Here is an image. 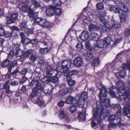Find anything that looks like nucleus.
Segmentation results:
<instances>
[{
    "mask_svg": "<svg viewBox=\"0 0 130 130\" xmlns=\"http://www.w3.org/2000/svg\"><path fill=\"white\" fill-rule=\"evenodd\" d=\"M129 84L130 86L128 87V90H126L124 88V84L122 81L118 82L116 84V88L110 90V94L115 96L116 94H118L121 99L124 100L125 101L128 102L130 101V81Z\"/></svg>",
    "mask_w": 130,
    "mask_h": 130,
    "instance_id": "f257e3e1",
    "label": "nucleus"
},
{
    "mask_svg": "<svg viewBox=\"0 0 130 130\" xmlns=\"http://www.w3.org/2000/svg\"><path fill=\"white\" fill-rule=\"evenodd\" d=\"M101 88L100 89V92L99 94V97L101 103L105 104L107 108L109 107L110 102L109 100L107 98H105L107 96L108 92L106 89L103 85H101Z\"/></svg>",
    "mask_w": 130,
    "mask_h": 130,
    "instance_id": "f03ea898",
    "label": "nucleus"
},
{
    "mask_svg": "<svg viewBox=\"0 0 130 130\" xmlns=\"http://www.w3.org/2000/svg\"><path fill=\"white\" fill-rule=\"evenodd\" d=\"M18 7L21 12H25L28 11V16L30 18H34V12L33 10L28 6V5H22L20 4Z\"/></svg>",
    "mask_w": 130,
    "mask_h": 130,
    "instance_id": "7ed1b4c3",
    "label": "nucleus"
},
{
    "mask_svg": "<svg viewBox=\"0 0 130 130\" xmlns=\"http://www.w3.org/2000/svg\"><path fill=\"white\" fill-rule=\"evenodd\" d=\"M71 61L66 60L63 61L61 63L62 69L59 70L58 68H57V72L62 73H68L69 72V68L71 66Z\"/></svg>",
    "mask_w": 130,
    "mask_h": 130,
    "instance_id": "20e7f679",
    "label": "nucleus"
},
{
    "mask_svg": "<svg viewBox=\"0 0 130 130\" xmlns=\"http://www.w3.org/2000/svg\"><path fill=\"white\" fill-rule=\"evenodd\" d=\"M102 105L101 104L100 105V107L99 109L101 110L100 111V114H102L105 120H106V119L107 117L108 118V119H109L110 121H112L117 119L116 115H111L108 118V116L109 114L108 113V111L107 110H104L103 107L102 106Z\"/></svg>",
    "mask_w": 130,
    "mask_h": 130,
    "instance_id": "39448f33",
    "label": "nucleus"
},
{
    "mask_svg": "<svg viewBox=\"0 0 130 130\" xmlns=\"http://www.w3.org/2000/svg\"><path fill=\"white\" fill-rule=\"evenodd\" d=\"M46 76L42 78L41 80L43 83L47 82L48 81L55 82L57 81L58 78L56 77L58 74H46Z\"/></svg>",
    "mask_w": 130,
    "mask_h": 130,
    "instance_id": "423d86ee",
    "label": "nucleus"
},
{
    "mask_svg": "<svg viewBox=\"0 0 130 130\" xmlns=\"http://www.w3.org/2000/svg\"><path fill=\"white\" fill-rule=\"evenodd\" d=\"M92 17L95 18H99L101 21L104 24H105L107 23L105 19L104 16L106 14L105 12H98L97 11L94 10L92 13H91Z\"/></svg>",
    "mask_w": 130,
    "mask_h": 130,
    "instance_id": "0eeeda50",
    "label": "nucleus"
},
{
    "mask_svg": "<svg viewBox=\"0 0 130 130\" xmlns=\"http://www.w3.org/2000/svg\"><path fill=\"white\" fill-rule=\"evenodd\" d=\"M35 22L42 27L47 28L51 27L50 23L44 19L39 18H37L35 20Z\"/></svg>",
    "mask_w": 130,
    "mask_h": 130,
    "instance_id": "6e6552de",
    "label": "nucleus"
},
{
    "mask_svg": "<svg viewBox=\"0 0 130 130\" xmlns=\"http://www.w3.org/2000/svg\"><path fill=\"white\" fill-rule=\"evenodd\" d=\"M116 67L114 64L112 63L111 66L106 65L104 67L102 70V72L103 73H111L114 72V71L116 70Z\"/></svg>",
    "mask_w": 130,
    "mask_h": 130,
    "instance_id": "1a4fd4ad",
    "label": "nucleus"
},
{
    "mask_svg": "<svg viewBox=\"0 0 130 130\" xmlns=\"http://www.w3.org/2000/svg\"><path fill=\"white\" fill-rule=\"evenodd\" d=\"M73 89V88L71 87L64 88L59 91L57 95L61 96H64L71 92Z\"/></svg>",
    "mask_w": 130,
    "mask_h": 130,
    "instance_id": "9d476101",
    "label": "nucleus"
},
{
    "mask_svg": "<svg viewBox=\"0 0 130 130\" xmlns=\"http://www.w3.org/2000/svg\"><path fill=\"white\" fill-rule=\"evenodd\" d=\"M53 89V87L51 85L48 84L45 85L40 90H42L45 94H49L52 92Z\"/></svg>",
    "mask_w": 130,
    "mask_h": 130,
    "instance_id": "9b49d317",
    "label": "nucleus"
},
{
    "mask_svg": "<svg viewBox=\"0 0 130 130\" xmlns=\"http://www.w3.org/2000/svg\"><path fill=\"white\" fill-rule=\"evenodd\" d=\"M18 16V14L17 13L11 14L9 17H7L6 24H8L13 23L14 21L17 18Z\"/></svg>",
    "mask_w": 130,
    "mask_h": 130,
    "instance_id": "f8f14e48",
    "label": "nucleus"
},
{
    "mask_svg": "<svg viewBox=\"0 0 130 130\" xmlns=\"http://www.w3.org/2000/svg\"><path fill=\"white\" fill-rule=\"evenodd\" d=\"M99 109V107H97L96 108H94L93 110V117L94 118H96L97 120L98 124L100 125L101 124L102 120L100 116H97L98 113V111Z\"/></svg>",
    "mask_w": 130,
    "mask_h": 130,
    "instance_id": "ddd939ff",
    "label": "nucleus"
},
{
    "mask_svg": "<svg viewBox=\"0 0 130 130\" xmlns=\"http://www.w3.org/2000/svg\"><path fill=\"white\" fill-rule=\"evenodd\" d=\"M126 68L128 70H130V61L127 62V63H123V67H120L119 69V70L120 72L119 73H126Z\"/></svg>",
    "mask_w": 130,
    "mask_h": 130,
    "instance_id": "4468645a",
    "label": "nucleus"
},
{
    "mask_svg": "<svg viewBox=\"0 0 130 130\" xmlns=\"http://www.w3.org/2000/svg\"><path fill=\"white\" fill-rule=\"evenodd\" d=\"M73 63L74 65L76 67H80L83 64V59L80 57H77L74 60Z\"/></svg>",
    "mask_w": 130,
    "mask_h": 130,
    "instance_id": "2eb2a0df",
    "label": "nucleus"
},
{
    "mask_svg": "<svg viewBox=\"0 0 130 130\" xmlns=\"http://www.w3.org/2000/svg\"><path fill=\"white\" fill-rule=\"evenodd\" d=\"M66 103L67 104H72L76 105V103H77V100L75 98H74L72 96H70L67 99Z\"/></svg>",
    "mask_w": 130,
    "mask_h": 130,
    "instance_id": "dca6fc26",
    "label": "nucleus"
},
{
    "mask_svg": "<svg viewBox=\"0 0 130 130\" xmlns=\"http://www.w3.org/2000/svg\"><path fill=\"white\" fill-rule=\"evenodd\" d=\"M55 8V6H50L49 8L46 9V14L49 16H51L53 15L54 13Z\"/></svg>",
    "mask_w": 130,
    "mask_h": 130,
    "instance_id": "f3484780",
    "label": "nucleus"
},
{
    "mask_svg": "<svg viewBox=\"0 0 130 130\" xmlns=\"http://www.w3.org/2000/svg\"><path fill=\"white\" fill-rule=\"evenodd\" d=\"M124 112L127 117L130 118V103L126 104L124 107Z\"/></svg>",
    "mask_w": 130,
    "mask_h": 130,
    "instance_id": "a211bd4d",
    "label": "nucleus"
},
{
    "mask_svg": "<svg viewBox=\"0 0 130 130\" xmlns=\"http://www.w3.org/2000/svg\"><path fill=\"white\" fill-rule=\"evenodd\" d=\"M113 108L115 109L118 110L116 113V116L117 119H119L121 116L120 109H121V108L120 104H119L115 105H114Z\"/></svg>",
    "mask_w": 130,
    "mask_h": 130,
    "instance_id": "6ab92c4d",
    "label": "nucleus"
},
{
    "mask_svg": "<svg viewBox=\"0 0 130 130\" xmlns=\"http://www.w3.org/2000/svg\"><path fill=\"white\" fill-rule=\"evenodd\" d=\"M30 85L32 86L36 85L35 87L38 88V89H41L42 88V85L37 80H32L30 83Z\"/></svg>",
    "mask_w": 130,
    "mask_h": 130,
    "instance_id": "aec40b11",
    "label": "nucleus"
},
{
    "mask_svg": "<svg viewBox=\"0 0 130 130\" xmlns=\"http://www.w3.org/2000/svg\"><path fill=\"white\" fill-rule=\"evenodd\" d=\"M80 39L83 41L87 40L89 38V33L87 31H83L80 36Z\"/></svg>",
    "mask_w": 130,
    "mask_h": 130,
    "instance_id": "412c9836",
    "label": "nucleus"
},
{
    "mask_svg": "<svg viewBox=\"0 0 130 130\" xmlns=\"http://www.w3.org/2000/svg\"><path fill=\"white\" fill-rule=\"evenodd\" d=\"M103 42L100 41L94 44V46L93 47V50H99L100 48H102L103 47V44L102 43Z\"/></svg>",
    "mask_w": 130,
    "mask_h": 130,
    "instance_id": "4be33fe9",
    "label": "nucleus"
},
{
    "mask_svg": "<svg viewBox=\"0 0 130 130\" xmlns=\"http://www.w3.org/2000/svg\"><path fill=\"white\" fill-rule=\"evenodd\" d=\"M90 38L91 40L97 41L99 39V36L97 33L92 32L90 34Z\"/></svg>",
    "mask_w": 130,
    "mask_h": 130,
    "instance_id": "5701e85b",
    "label": "nucleus"
},
{
    "mask_svg": "<svg viewBox=\"0 0 130 130\" xmlns=\"http://www.w3.org/2000/svg\"><path fill=\"white\" fill-rule=\"evenodd\" d=\"M38 57V55L37 53L34 51L32 52V54L29 58V60L30 61L34 62L36 60Z\"/></svg>",
    "mask_w": 130,
    "mask_h": 130,
    "instance_id": "b1692460",
    "label": "nucleus"
},
{
    "mask_svg": "<svg viewBox=\"0 0 130 130\" xmlns=\"http://www.w3.org/2000/svg\"><path fill=\"white\" fill-rule=\"evenodd\" d=\"M111 41V38L110 37L105 38L104 40H100L101 41L103 42L102 43L103 44V46L104 45L107 46L109 45Z\"/></svg>",
    "mask_w": 130,
    "mask_h": 130,
    "instance_id": "393cba45",
    "label": "nucleus"
},
{
    "mask_svg": "<svg viewBox=\"0 0 130 130\" xmlns=\"http://www.w3.org/2000/svg\"><path fill=\"white\" fill-rule=\"evenodd\" d=\"M27 22L25 21H22L20 25V27L22 30L24 31H28L29 30L26 24Z\"/></svg>",
    "mask_w": 130,
    "mask_h": 130,
    "instance_id": "a878e982",
    "label": "nucleus"
},
{
    "mask_svg": "<svg viewBox=\"0 0 130 130\" xmlns=\"http://www.w3.org/2000/svg\"><path fill=\"white\" fill-rule=\"evenodd\" d=\"M59 116L60 118L62 119L64 118L67 121H68V117L65 114L64 110H63L60 111Z\"/></svg>",
    "mask_w": 130,
    "mask_h": 130,
    "instance_id": "bb28decb",
    "label": "nucleus"
},
{
    "mask_svg": "<svg viewBox=\"0 0 130 130\" xmlns=\"http://www.w3.org/2000/svg\"><path fill=\"white\" fill-rule=\"evenodd\" d=\"M84 55L86 59L88 60H90L93 57V55L92 53L87 51L84 53Z\"/></svg>",
    "mask_w": 130,
    "mask_h": 130,
    "instance_id": "cd10ccee",
    "label": "nucleus"
},
{
    "mask_svg": "<svg viewBox=\"0 0 130 130\" xmlns=\"http://www.w3.org/2000/svg\"><path fill=\"white\" fill-rule=\"evenodd\" d=\"M41 89H38L36 87H35L32 89V92L30 94V96L31 97H34L36 96L39 90Z\"/></svg>",
    "mask_w": 130,
    "mask_h": 130,
    "instance_id": "c85d7f7f",
    "label": "nucleus"
},
{
    "mask_svg": "<svg viewBox=\"0 0 130 130\" xmlns=\"http://www.w3.org/2000/svg\"><path fill=\"white\" fill-rule=\"evenodd\" d=\"M37 103L40 107H44L46 105V103L45 102L42 98H39L37 100Z\"/></svg>",
    "mask_w": 130,
    "mask_h": 130,
    "instance_id": "c756f323",
    "label": "nucleus"
},
{
    "mask_svg": "<svg viewBox=\"0 0 130 130\" xmlns=\"http://www.w3.org/2000/svg\"><path fill=\"white\" fill-rule=\"evenodd\" d=\"M86 112L85 111L79 113L78 114V117L79 120H85Z\"/></svg>",
    "mask_w": 130,
    "mask_h": 130,
    "instance_id": "7c9ffc66",
    "label": "nucleus"
},
{
    "mask_svg": "<svg viewBox=\"0 0 130 130\" xmlns=\"http://www.w3.org/2000/svg\"><path fill=\"white\" fill-rule=\"evenodd\" d=\"M110 10L111 11H114L115 13H119L121 11H122V10L119 9V6L118 8L113 6L110 7Z\"/></svg>",
    "mask_w": 130,
    "mask_h": 130,
    "instance_id": "2f4dec72",
    "label": "nucleus"
},
{
    "mask_svg": "<svg viewBox=\"0 0 130 130\" xmlns=\"http://www.w3.org/2000/svg\"><path fill=\"white\" fill-rule=\"evenodd\" d=\"M20 35L21 38V42L23 43H28V42H26V41H28V42L30 41V39L28 38H25V36L23 32H21L20 34Z\"/></svg>",
    "mask_w": 130,
    "mask_h": 130,
    "instance_id": "473e14b6",
    "label": "nucleus"
},
{
    "mask_svg": "<svg viewBox=\"0 0 130 130\" xmlns=\"http://www.w3.org/2000/svg\"><path fill=\"white\" fill-rule=\"evenodd\" d=\"M119 7V9L122 11V12L121 11V12L124 13V12H127L128 11V9L125 6L121 4H120L119 5H118Z\"/></svg>",
    "mask_w": 130,
    "mask_h": 130,
    "instance_id": "72a5a7b5",
    "label": "nucleus"
},
{
    "mask_svg": "<svg viewBox=\"0 0 130 130\" xmlns=\"http://www.w3.org/2000/svg\"><path fill=\"white\" fill-rule=\"evenodd\" d=\"M100 63V61L99 58L97 57L93 59L92 65L94 67H96L99 66Z\"/></svg>",
    "mask_w": 130,
    "mask_h": 130,
    "instance_id": "f704fd0d",
    "label": "nucleus"
},
{
    "mask_svg": "<svg viewBox=\"0 0 130 130\" xmlns=\"http://www.w3.org/2000/svg\"><path fill=\"white\" fill-rule=\"evenodd\" d=\"M119 16L120 18L121 22H124L126 20V17L125 13H123L121 12L119 13Z\"/></svg>",
    "mask_w": 130,
    "mask_h": 130,
    "instance_id": "c9c22d12",
    "label": "nucleus"
},
{
    "mask_svg": "<svg viewBox=\"0 0 130 130\" xmlns=\"http://www.w3.org/2000/svg\"><path fill=\"white\" fill-rule=\"evenodd\" d=\"M80 99L78 100H77V103H76V105L79 108H83L84 105L85 101H83L82 102V100H80Z\"/></svg>",
    "mask_w": 130,
    "mask_h": 130,
    "instance_id": "e433bc0d",
    "label": "nucleus"
},
{
    "mask_svg": "<svg viewBox=\"0 0 130 130\" xmlns=\"http://www.w3.org/2000/svg\"><path fill=\"white\" fill-rule=\"evenodd\" d=\"M23 52L21 50L18 49L15 52V56L17 57H20L23 55Z\"/></svg>",
    "mask_w": 130,
    "mask_h": 130,
    "instance_id": "4c0bfd02",
    "label": "nucleus"
},
{
    "mask_svg": "<svg viewBox=\"0 0 130 130\" xmlns=\"http://www.w3.org/2000/svg\"><path fill=\"white\" fill-rule=\"evenodd\" d=\"M32 50L31 49L28 50L23 53V56L24 57H28L31 53L33 52Z\"/></svg>",
    "mask_w": 130,
    "mask_h": 130,
    "instance_id": "58836bf2",
    "label": "nucleus"
},
{
    "mask_svg": "<svg viewBox=\"0 0 130 130\" xmlns=\"http://www.w3.org/2000/svg\"><path fill=\"white\" fill-rule=\"evenodd\" d=\"M86 46L87 48L89 50L91 51L93 50V47L89 41L86 42Z\"/></svg>",
    "mask_w": 130,
    "mask_h": 130,
    "instance_id": "ea45409f",
    "label": "nucleus"
},
{
    "mask_svg": "<svg viewBox=\"0 0 130 130\" xmlns=\"http://www.w3.org/2000/svg\"><path fill=\"white\" fill-rule=\"evenodd\" d=\"M3 25L0 24V36H1L5 35V31L3 27Z\"/></svg>",
    "mask_w": 130,
    "mask_h": 130,
    "instance_id": "a19ab883",
    "label": "nucleus"
},
{
    "mask_svg": "<svg viewBox=\"0 0 130 130\" xmlns=\"http://www.w3.org/2000/svg\"><path fill=\"white\" fill-rule=\"evenodd\" d=\"M99 27L93 24H91L89 26V29L90 31L99 29Z\"/></svg>",
    "mask_w": 130,
    "mask_h": 130,
    "instance_id": "79ce46f5",
    "label": "nucleus"
},
{
    "mask_svg": "<svg viewBox=\"0 0 130 130\" xmlns=\"http://www.w3.org/2000/svg\"><path fill=\"white\" fill-rule=\"evenodd\" d=\"M87 98V92H84L82 93L81 94V100L83 101H85V100Z\"/></svg>",
    "mask_w": 130,
    "mask_h": 130,
    "instance_id": "37998d69",
    "label": "nucleus"
},
{
    "mask_svg": "<svg viewBox=\"0 0 130 130\" xmlns=\"http://www.w3.org/2000/svg\"><path fill=\"white\" fill-rule=\"evenodd\" d=\"M65 74L64 76V78L65 80H66L68 82L72 78V75H73V74H72L69 75V74Z\"/></svg>",
    "mask_w": 130,
    "mask_h": 130,
    "instance_id": "c03bdc74",
    "label": "nucleus"
},
{
    "mask_svg": "<svg viewBox=\"0 0 130 130\" xmlns=\"http://www.w3.org/2000/svg\"><path fill=\"white\" fill-rule=\"evenodd\" d=\"M9 63V60L8 59H6L4 60L3 62L1 63V65L3 67H5L8 65Z\"/></svg>",
    "mask_w": 130,
    "mask_h": 130,
    "instance_id": "a18cd8bd",
    "label": "nucleus"
},
{
    "mask_svg": "<svg viewBox=\"0 0 130 130\" xmlns=\"http://www.w3.org/2000/svg\"><path fill=\"white\" fill-rule=\"evenodd\" d=\"M97 8L99 9L102 10L104 8V6L102 3H98L96 5Z\"/></svg>",
    "mask_w": 130,
    "mask_h": 130,
    "instance_id": "49530a36",
    "label": "nucleus"
},
{
    "mask_svg": "<svg viewBox=\"0 0 130 130\" xmlns=\"http://www.w3.org/2000/svg\"><path fill=\"white\" fill-rule=\"evenodd\" d=\"M48 49L47 47L44 48H41L40 50V52L42 54L47 53L48 52Z\"/></svg>",
    "mask_w": 130,
    "mask_h": 130,
    "instance_id": "de8ad7c7",
    "label": "nucleus"
},
{
    "mask_svg": "<svg viewBox=\"0 0 130 130\" xmlns=\"http://www.w3.org/2000/svg\"><path fill=\"white\" fill-rule=\"evenodd\" d=\"M83 45L80 42H78L77 44L76 48L79 51L83 49Z\"/></svg>",
    "mask_w": 130,
    "mask_h": 130,
    "instance_id": "09e8293b",
    "label": "nucleus"
},
{
    "mask_svg": "<svg viewBox=\"0 0 130 130\" xmlns=\"http://www.w3.org/2000/svg\"><path fill=\"white\" fill-rule=\"evenodd\" d=\"M31 2L36 7H39L41 6L40 3L35 0H31Z\"/></svg>",
    "mask_w": 130,
    "mask_h": 130,
    "instance_id": "8fccbe9b",
    "label": "nucleus"
},
{
    "mask_svg": "<svg viewBox=\"0 0 130 130\" xmlns=\"http://www.w3.org/2000/svg\"><path fill=\"white\" fill-rule=\"evenodd\" d=\"M54 13H55L57 15H59L61 13V10L60 9L58 8H55L54 9Z\"/></svg>",
    "mask_w": 130,
    "mask_h": 130,
    "instance_id": "3c124183",
    "label": "nucleus"
},
{
    "mask_svg": "<svg viewBox=\"0 0 130 130\" xmlns=\"http://www.w3.org/2000/svg\"><path fill=\"white\" fill-rule=\"evenodd\" d=\"M118 125H119L121 127V126L123 125V124L121 123L120 122H119L117 124H116L115 123H111L109 126V128H112V127H114Z\"/></svg>",
    "mask_w": 130,
    "mask_h": 130,
    "instance_id": "603ef678",
    "label": "nucleus"
},
{
    "mask_svg": "<svg viewBox=\"0 0 130 130\" xmlns=\"http://www.w3.org/2000/svg\"><path fill=\"white\" fill-rule=\"evenodd\" d=\"M62 0H53L54 4L56 6L60 5L61 4Z\"/></svg>",
    "mask_w": 130,
    "mask_h": 130,
    "instance_id": "864d4df0",
    "label": "nucleus"
},
{
    "mask_svg": "<svg viewBox=\"0 0 130 130\" xmlns=\"http://www.w3.org/2000/svg\"><path fill=\"white\" fill-rule=\"evenodd\" d=\"M70 112L73 113L76 110V107L75 106H71L70 109Z\"/></svg>",
    "mask_w": 130,
    "mask_h": 130,
    "instance_id": "5fc2aeb1",
    "label": "nucleus"
},
{
    "mask_svg": "<svg viewBox=\"0 0 130 130\" xmlns=\"http://www.w3.org/2000/svg\"><path fill=\"white\" fill-rule=\"evenodd\" d=\"M68 82L69 85L71 86H74L75 83V82L71 79L68 81Z\"/></svg>",
    "mask_w": 130,
    "mask_h": 130,
    "instance_id": "6e6d98bb",
    "label": "nucleus"
},
{
    "mask_svg": "<svg viewBox=\"0 0 130 130\" xmlns=\"http://www.w3.org/2000/svg\"><path fill=\"white\" fill-rule=\"evenodd\" d=\"M65 104V102L62 100H61L59 102L57 103V105L59 107H63Z\"/></svg>",
    "mask_w": 130,
    "mask_h": 130,
    "instance_id": "4d7b16f0",
    "label": "nucleus"
},
{
    "mask_svg": "<svg viewBox=\"0 0 130 130\" xmlns=\"http://www.w3.org/2000/svg\"><path fill=\"white\" fill-rule=\"evenodd\" d=\"M46 70L47 73H49L53 69L52 68L51 66L48 65L47 66Z\"/></svg>",
    "mask_w": 130,
    "mask_h": 130,
    "instance_id": "13d9d810",
    "label": "nucleus"
},
{
    "mask_svg": "<svg viewBox=\"0 0 130 130\" xmlns=\"http://www.w3.org/2000/svg\"><path fill=\"white\" fill-rule=\"evenodd\" d=\"M130 35V28L126 30L124 34L125 36L127 37Z\"/></svg>",
    "mask_w": 130,
    "mask_h": 130,
    "instance_id": "bf43d9fd",
    "label": "nucleus"
},
{
    "mask_svg": "<svg viewBox=\"0 0 130 130\" xmlns=\"http://www.w3.org/2000/svg\"><path fill=\"white\" fill-rule=\"evenodd\" d=\"M9 82V80H7L6 82L4 85L3 84V88L5 89L6 88H8L9 87H10L9 85H8V84Z\"/></svg>",
    "mask_w": 130,
    "mask_h": 130,
    "instance_id": "052dcab7",
    "label": "nucleus"
},
{
    "mask_svg": "<svg viewBox=\"0 0 130 130\" xmlns=\"http://www.w3.org/2000/svg\"><path fill=\"white\" fill-rule=\"evenodd\" d=\"M22 5H28L29 0H21Z\"/></svg>",
    "mask_w": 130,
    "mask_h": 130,
    "instance_id": "680f3d73",
    "label": "nucleus"
},
{
    "mask_svg": "<svg viewBox=\"0 0 130 130\" xmlns=\"http://www.w3.org/2000/svg\"><path fill=\"white\" fill-rule=\"evenodd\" d=\"M10 87H9L8 88L4 89L5 90L6 93L8 94L11 93L12 91L10 89Z\"/></svg>",
    "mask_w": 130,
    "mask_h": 130,
    "instance_id": "e2e57ef3",
    "label": "nucleus"
},
{
    "mask_svg": "<svg viewBox=\"0 0 130 130\" xmlns=\"http://www.w3.org/2000/svg\"><path fill=\"white\" fill-rule=\"evenodd\" d=\"M17 64V62L15 60H14L10 64V67H13L16 66Z\"/></svg>",
    "mask_w": 130,
    "mask_h": 130,
    "instance_id": "0e129e2a",
    "label": "nucleus"
},
{
    "mask_svg": "<svg viewBox=\"0 0 130 130\" xmlns=\"http://www.w3.org/2000/svg\"><path fill=\"white\" fill-rule=\"evenodd\" d=\"M27 80V78L24 77H23L20 79V83H23L25 82Z\"/></svg>",
    "mask_w": 130,
    "mask_h": 130,
    "instance_id": "69168bd1",
    "label": "nucleus"
},
{
    "mask_svg": "<svg viewBox=\"0 0 130 130\" xmlns=\"http://www.w3.org/2000/svg\"><path fill=\"white\" fill-rule=\"evenodd\" d=\"M19 84V83L17 81H13L11 83L10 85H11L12 86H15Z\"/></svg>",
    "mask_w": 130,
    "mask_h": 130,
    "instance_id": "338daca9",
    "label": "nucleus"
},
{
    "mask_svg": "<svg viewBox=\"0 0 130 130\" xmlns=\"http://www.w3.org/2000/svg\"><path fill=\"white\" fill-rule=\"evenodd\" d=\"M14 52L12 51H11L9 54L8 57L9 58H11L14 56Z\"/></svg>",
    "mask_w": 130,
    "mask_h": 130,
    "instance_id": "774afa93",
    "label": "nucleus"
}]
</instances>
